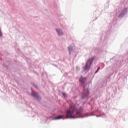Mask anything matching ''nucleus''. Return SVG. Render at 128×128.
<instances>
[{"mask_svg": "<svg viewBox=\"0 0 128 128\" xmlns=\"http://www.w3.org/2000/svg\"><path fill=\"white\" fill-rule=\"evenodd\" d=\"M64 118V116H58L55 117V120H60L61 118Z\"/></svg>", "mask_w": 128, "mask_h": 128, "instance_id": "0eeeda50", "label": "nucleus"}, {"mask_svg": "<svg viewBox=\"0 0 128 128\" xmlns=\"http://www.w3.org/2000/svg\"><path fill=\"white\" fill-rule=\"evenodd\" d=\"M63 96H64V93H63Z\"/></svg>", "mask_w": 128, "mask_h": 128, "instance_id": "ddd939ff", "label": "nucleus"}, {"mask_svg": "<svg viewBox=\"0 0 128 128\" xmlns=\"http://www.w3.org/2000/svg\"><path fill=\"white\" fill-rule=\"evenodd\" d=\"M68 50H69V52H72V46H69L68 48Z\"/></svg>", "mask_w": 128, "mask_h": 128, "instance_id": "6e6552de", "label": "nucleus"}, {"mask_svg": "<svg viewBox=\"0 0 128 128\" xmlns=\"http://www.w3.org/2000/svg\"><path fill=\"white\" fill-rule=\"evenodd\" d=\"M90 94V92L88 91V89H84V91L83 92V96L82 97V98H86V96H88V95Z\"/></svg>", "mask_w": 128, "mask_h": 128, "instance_id": "20e7f679", "label": "nucleus"}, {"mask_svg": "<svg viewBox=\"0 0 128 128\" xmlns=\"http://www.w3.org/2000/svg\"><path fill=\"white\" fill-rule=\"evenodd\" d=\"M80 70V67H78V66L76 67V70H78V72L79 70Z\"/></svg>", "mask_w": 128, "mask_h": 128, "instance_id": "1a4fd4ad", "label": "nucleus"}, {"mask_svg": "<svg viewBox=\"0 0 128 128\" xmlns=\"http://www.w3.org/2000/svg\"><path fill=\"white\" fill-rule=\"evenodd\" d=\"M2 31L0 30V36H2Z\"/></svg>", "mask_w": 128, "mask_h": 128, "instance_id": "9d476101", "label": "nucleus"}, {"mask_svg": "<svg viewBox=\"0 0 128 128\" xmlns=\"http://www.w3.org/2000/svg\"><path fill=\"white\" fill-rule=\"evenodd\" d=\"M76 110V115L78 116V118H84V116H88V114H82V108L80 107L76 108V105L72 104L70 105V109L67 111L66 116L67 118H74L75 116L74 114V112Z\"/></svg>", "mask_w": 128, "mask_h": 128, "instance_id": "f257e3e1", "label": "nucleus"}, {"mask_svg": "<svg viewBox=\"0 0 128 128\" xmlns=\"http://www.w3.org/2000/svg\"><path fill=\"white\" fill-rule=\"evenodd\" d=\"M122 14H121L120 16H122Z\"/></svg>", "mask_w": 128, "mask_h": 128, "instance_id": "f8f14e48", "label": "nucleus"}, {"mask_svg": "<svg viewBox=\"0 0 128 128\" xmlns=\"http://www.w3.org/2000/svg\"><path fill=\"white\" fill-rule=\"evenodd\" d=\"M58 36H62L64 35V33H62V31L60 29L56 30Z\"/></svg>", "mask_w": 128, "mask_h": 128, "instance_id": "423d86ee", "label": "nucleus"}, {"mask_svg": "<svg viewBox=\"0 0 128 128\" xmlns=\"http://www.w3.org/2000/svg\"><path fill=\"white\" fill-rule=\"evenodd\" d=\"M86 78H84L82 76H80L79 81H80V84L82 86H84V84H86Z\"/></svg>", "mask_w": 128, "mask_h": 128, "instance_id": "7ed1b4c3", "label": "nucleus"}, {"mask_svg": "<svg viewBox=\"0 0 128 128\" xmlns=\"http://www.w3.org/2000/svg\"><path fill=\"white\" fill-rule=\"evenodd\" d=\"M98 70H100V67H98L97 69V70L96 72H96H98Z\"/></svg>", "mask_w": 128, "mask_h": 128, "instance_id": "9b49d317", "label": "nucleus"}, {"mask_svg": "<svg viewBox=\"0 0 128 128\" xmlns=\"http://www.w3.org/2000/svg\"><path fill=\"white\" fill-rule=\"evenodd\" d=\"M94 57H92L86 60L85 66H83L84 72H88L90 71V67L92 64V62H94Z\"/></svg>", "mask_w": 128, "mask_h": 128, "instance_id": "f03ea898", "label": "nucleus"}, {"mask_svg": "<svg viewBox=\"0 0 128 128\" xmlns=\"http://www.w3.org/2000/svg\"><path fill=\"white\" fill-rule=\"evenodd\" d=\"M32 96H33V98H36L38 100H40V97L34 92H32Z\"/></svg>", "mask_w": 128, "mask_h": 128, "instance_id": "39448f33", "label": "nucleus"}]
</instances>
